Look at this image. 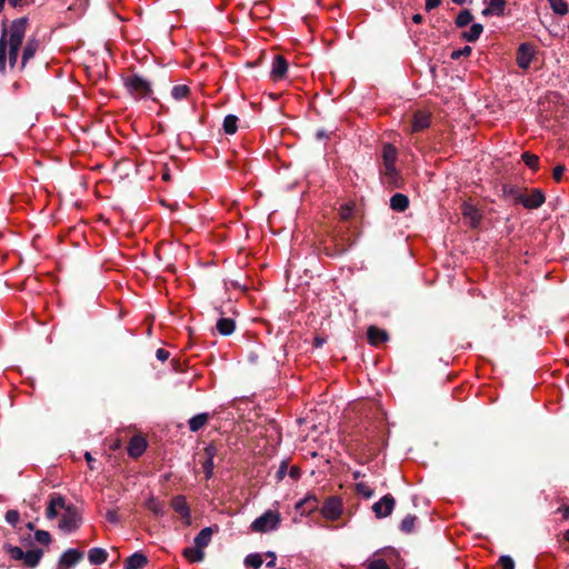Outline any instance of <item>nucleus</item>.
Returning a JSON list of instances; mask_svg holds the SVG:
<instances>
[{
  "label": "nucleus",
  "instance_id": "8fccbe9b",
  "mask_svg": "<svg viewBox=\"0 0 569 569\" xmlns=\"http://www.w3.org/2000/svg\"><path fill=\"white\" fill-rule=\"evenodd\" d=\"M169 356H170L169 351H167L162 348L158 349L156 352V357L160 361H166L169 358Z\"/></svg>",
  "mask_w": 569,
  "mask_h": 569
},
{
  "label": "nucleus",
  "instance_id": "f8f14e48",
  "mask_svg": "<svg viewBox=\"0 0 569 569\" xmlns=\"http://www.w3.org/2000/svg\"><path fill=\"white\" fill-rule=\"evenodd\" d=\"M382 157L385 161L386 173L393 174L396 172L395 161L397 159V149L391 144L383 147Z\"/></svg>",
  "mask_w": 569,
  "mask_h": 569
},
{
  "label": "nucleus",
  "instance_id": "13d9d810",
  "mask_svg": "<svg viewBox=\"0 0 569 569\" xmlns=\"http://www.w3.org/2000/svg\"><path fill=\"white\" fill-rule=\"evenodd\" d=\"M412 21H413L415 23H420V22L422 21V17H421L420 14H415V16L412 17Z\"/></svg>",
  "mask_w": 569,
  "mask_h": 569
},
{
  "label": "nucleus",
  "instance_id": "e2e57ef3",
  "mask_svg": "<svg viewBox=\"0 0 569 569\" xmlns=\"http://www.w3.org/2000/svg\"><path fill=\"white\" fill-rule=\"evenodd\" d=\"M303 503H305V500H300L299 502H297L296 508L300 509Z\"/></svg>",
  "mask_w": 569,
  "mask_h": 569
},
{
  "label": "nucleus",
  "instance_id": "4d7b16f0",
  "mask_svg": "<svg viewBox=\"0 0 569 569\" xmlns=\"http://www.w3.org/2000/svg\"><path fill=\"white\" fill-rule=\"evenodd\" d=\"M84 458H86L87 462L89 463L90 468L92 469L93 467L91 466V462L93 461V458H92L91 453L87 451L84 453Z\"/></svg>",
  "mask_w": 569,
  "mask_h": 569
},
{
  "label": "nucleus",
  "instance_id": "cd10ccee",
  "mask_svg": "<svg viewBox=\"0 0 569 569\" xmlns=\"http://www.w3.org/2000/svg\"><path fill=\"white\" fill-rule=\"evenodd\" d=\"M208 421V413H198L189 420V429L192 432L199 431Z\"/></svg>",
  "mask_w": 569,
  "mask_h": 569
},
{
  "label": "nucleus",
  "instance_id": "58836bf2",
  "mask_svg": "<svg viewBox=\"0 0 569 569\" xmlns=\"http://www.w3.org/2000/svg\"><path fill=\"white\" fill-rule=\"evenodd\" d=\"M472 49L470 46H465L463 48L461 49H457V50H453L451 53H450V58L452 60H458L460 59L461 57H467L471 53Z\"/></svg>",
  "mask_w": 569,
  "mask_h": 569
},
{
  "label": "nucleus",
  "instance_id": "37998d69",
  "mask_svg": "<svg viewBox=\"0 0 569 569\" xmlns=\"http://www.w3.org/2000/svg\"><path fill=\"white\" fill-rule=\"evenodd\" d=\"M368 569H390L387 562L383 559H375L369 561Z\"/></svg>",
  "mask_w": 569,
  "mask_h": 569
},
{
  "label": "nucleus",
  "instance_id": "2eb2a0df",
  "mask_svg": "<svg viewBox=\"0 0 569 569\" xmlns=\"http://www.w3.org/2000/svg\"><path fill=\"white\" fill-rule=\"evenodd\" d=\"M148 563V558L142 552H134L126 559L124 569H142Z\"/></svg>",
  "mask_w": 569,
  "mask_h": 569
},
{
  "label": "nucleus",
  "instance_id": "6e6552de",
  "mask_svg": "<svg viewBox=\"0 0 569 569\" xmlns=\"http://www.w3.org/2000/svg\"><path fill=\"white\" fill-rule=\"evenodd\" d=\"M535 51L528 43H521L517 50V64L519 68L527 70L530 67Z\"/></svg>",
  "mask_w": 569,
  "mask_h": 569
},
{
  "label": "nucleus",
  "instance_id": "774afa93",
  "mask_svg": "<svg viewBox=\"0 0 569 569\" xmlns=\"http://www.w3.org/2000/svg\"><path fill=\"white\" fill-rule=\"evenodd\" d=\"M565 538L567 541H569V529L565 532Z\"/></svg>",
  "mask_w": 569,
  "mask_h": 569
},
{
  "label": "nucleus",
  "instance_id": "3c124183",
  "mask_svg": "<svg viewBox=\"0 0 569 569\" xmlns=\"http://www.w3.org/2000/svg\"><path fill=\"white\" fill-rule=\"evenodd\" d=\"M266 557L269 558V561L267 562V567H274L277 561V556L273 551H267Z\"/></svg>",
  "mask_w": 569,
  "mask_h": 569
},
{
  "label": "nucleus",
  "instance_id": "9d476101",
  "mask_svg": "<svg viewBox=\"0 0 569 569\" xmlns=\"http://www.w3.org/2000/svg\"><path fill=\"white\" fill-rule=\"evenodd\" d=\"M147 449V441L141 436H134L130 439L127 451L132 458H139Z\"/></svg>",
  "mask_w": 569,
  "mask_h": 569
},
{
  "label": "nucleus",
  "instance_id": "bb28decb",
  "mask_svg": "<svg viewBox=\"0 0 569 569\" xmlns=\"http://www.w3.org/2000/svg\"><path fill=\"white\" fill-rule=\"evenodd\" d=\"M483 31V27L481 23H473L469 30L462 32V39L468 42H473L479 39Z\"/></svg>",
  "mask_w": 569,
  "mask_h": 569
},
{
  "label": "nucleus",
  "instance_id": "e433bc0d",
  "mask_svg": "<svg viewBox=\"0 0 569 569\" xmlns=\"http://www.w3.org/2000/svg\"><path fill=\"white\" fill-rule=\"evenodd\" d=\"M353 204L351 203H345L339 209V216L342 220H348L353 214Z\"/></svg>",
  "mask_w": 569,
  "mask_h": 569
},
{
  "label": "nucleus",
  "instance_id": "4468645a",
  "mask_svg": "<svg viewBox=\"0 0 569 569\" xmlns=\"http://www.w3.org/2000/svg\"><path fill=\"white\" fill-rule=\"evenodd\" d=\"M430 126V116L423 111H417L412 118L411 131L418 132Z\"/></svg>",
  "mask_w": 569,
  "mask_h": 569
},
{
  "label": "nucleus",
  "instance_id": "dca6fc26",
  "mask_svg": "<svg viewBox=\"0 0 569 569\" xmlns=\"http://www.w3.org/2000/svg\"><path fill=\"white\" fill-rule=\"evenodd\" d=\"M409 207V198L403 193H395L390 198V208L397 212H403Z\"/></svg>",
  "mask_w": 569,
  "mask_h": 569
},
{
  "label": "nucleus",
  "instance_id": "49530a36",
  "mask_svg": "<svg viewBox=\"0 0 569 569\" xmlns=\"http://www.w3.org/2000/svg\"><path fill=\"white\" fill-rule=\"evenodd\" d=\"M287 471H288V463H287V461L283 460L277 470L276 478L278 480H282L284 478V476L287 475Z\"/></svg>",
  "mask_w": 569,
  "mask_h": 569
},
{
  "label": "nucleus",
  "instance_id": "5701e85b",
  "mask_svg": "<svg viewBox=\"0 0 569 569\" xmlns=\"http://www.w3.org/2000/svg\"><path fill=\"white\" fill-rule=\"evenodd\" d=\"M505 0H489V6L482 11V14L502 16L505 11Z\"/></svg>",
  "mask_w": 569,
  "mask_h": 569
},
{
  "label": "nucleus",
  "instance_id": "9b49d317",
  "mask_svg": "<svg viewBox=\"0 0 569 569\" xmlns=\"http://www.w3.org/2000/svg\"><path fill=\"white\" fill-rule=\"evenodd\" d=\"M82 557L83 553L81 551L74 548H70L61 555L59 559V566L67 568L73 567L82 559Z\"/></svg>",
  "mask_w": 569,
  "mask_h": 569
},
{
  "label": "nucleus",
  "instance_id": "de8ad7c7",
  "mask_svg": "<svg viewBox=\"0 0 569 569\" xmlns=\"http://www.w3.org/2000/svg\"><path fill=\"white\" fill-rule=\"evenodd\" d=\"M204 455L207 459L213 460L217 455V448L213 445H208L204 448Z\"/></svg>",
  "mask_w": 569,
  "mask_h": 569
},
{
  "label": "nucleus",
  "instance_id": "4be33fe9",
  "mask_svg": "<svg viewBox=\"0 0 569 569\" xmlns=\"http://www.w3.org/2000/svg\"><path fill=\"white\" fill-rule=\"evenodd\" d=\"M42 555L43 552L41 549H32L24 552L22 561L27 567L34 568L40 562Z\"/></svg>",
  "mask_w": 569,
  "mask_h": 569
},
{
  "label": "nucleus",
  "instance_id": "5fc2aeb1",
  "mask_svg": "<svg viewBox=\"0 0 569 569\" xmlns=\"http://www.w3.org/2000/svg\"><path fill=\"white\" fill-rule=\"evenodd\" d=\"M289 476L292 478V479H297L299 476H300V470L298 467L293 466L291 467L290 471H289Z\"/></svg>",
  "mask_w": 569,
  "mask_h": 569
},
{
  "label": "nucleus",
  "instance_id": "c03bdc74",
  "mask_svg": "<svg viewBox=\"0 0 569 569\" xmlns=\"http://www.w3.org/2000/svg\"><path fill=\"white\" fill-rule=\"evenodd\" d=\"M202 468L206 473V478L210 479L213 476V469H214L213 460L206 459L202 463Z\"/></svg>",
  "mask_w": 569,
  "mask_h": 569
},
{
  "label": "nucleus",
  "instance_id": "1a4fd4ad",
  "mask_svg": "<svg viewBox=\"0 0 569 569\" xmlns=\"http://www.w3.org/2000/svg\"><path fill=\"white\" fill-rule=\"evenodd\" d=\"M321 513L326 519L336 520L341 515V502L337 498L328 499L322 506Z\"/></svg>",
  "mask_w": 569,
  "mask_h": 569
},
{
  "label": "nucleus",
  "instance_id": "69168bd1",
  "mask_svg": "<svg viewBox=\"0 0 569 569\" xmlns=\"http://www.w3.org/2000/svg\"><path fill=\"white\" fill-rule=\"evenodd\" d=\"M27 528H28L29 530H33L34 526H33V523H32V522H29V523L27 525Z\"/></svg>",
  "mask_w": 569,
  "mask_h": 569
},
{
  "label": "nucleus",
  "instance_id": "bf43d9fd",
  "mask_svg": "<svg viewBox=\"0 0 569 569\" xmlns=\"http://www.w3.org/2000/svg\"><path fill=\"white\" fill-rule=\"evenodd\" d=\"M323 342H325V341H323V339L316 338V346H317V347L322 346V343H323Z\"/></svg>",
  "mask_w": 569,
  "mask_h": 569
},
{
  "label": "nucleus",
  "instance_id": "052dcab7",
  "mask_svg": "<svg viewBox=\"0 0 569 569\" xmlns=\"http://www.w3.org/2000/svg\"><path fill=\"white\" fill-rule=\"evenodd\" d=\"M451 1H452L453 3H456V4L461 6V4L466 3V1H467V0H451Z\"/></svg>",
  "mask_w": 569,
  "mask_h": 569
},
{
  "label": "nucleus",
  "instance_id": "473e14b6",
  "mask_svg": "<svg viewBox=\"0 0 569 569\" xmlns=\"http://www.w3.org/2000/svg\"><path fill=\"white\" fill-rule=\"evenodd\" d=\"M417 518L413 515H407L400 522V530L410 533L413 530Z\"/></svg>",
  "mask_w": 569,
  "mask_h": 569
},
{
  "label": "nucleus",
  "instance_id": "a211bd4d",
  "mask_svg": "<svg viewBox=\"0 0 569 569\" xmlns=\"http://www.w3.org/2000/svg\"><path fill=\"white\" fill-rule=\"evenodd\" d=\"M39 48V41L36 38H31L27 41L26 47L22 51V68L27 64V62L34 57Z\"/></svg>",
  "mask_w": 569,
  "mask_h": 569
},
{
  "label": "nucleus",
  "instance_id": "09e8293b",
  "mask_svg": "<svg viewBox=\"0 0 569 569\" xmlns=\"http://www.w3.org/2000/svg\"><path fill=\"white\" fill-rule=\"evenodd\" d=\"M106 519L111 523H118L119 517L116 510H108L106 512Z\"/></svg>",
  "mask_w": 569,
  "mask_h": 569
},
{
  "label": "nucleus",
  "instance_id": "423d86ee",
  "mask_svg": "<svg viewBox=\"0 0 569 569\" xmlns=\"http://www.w3.org/2000/svg\"><path fill=\"white\" fill-rule=\"evenodd\" d=\"M517 200L528 209H537L545 202V194L540 189H535L528 196L519 194Z\"/></svg>",
  "mask_w": 569,
  "mask_h": 569
},
{
  "label": "nucleus",
  "instance_id": "0eeeda50",
  "mask_svg": "<svg viewBox=\"0 0 569 569\" xmlns=\"http://www.w3.org/2000/svg\"><path fill=\"white\" fill-rule=\"evenodd\" d=\"M171 507L172 509L178 513L180 515V517L184 520V523L187 526H189L191 523V513H190V508L187 503V500H186V497L184 496H176L172 500H171Z\"/></svg>",
  "mask_w": 569,
  "mask_h": 569
},
{
  "label": "nucleus",
  "instance_id": "39448f33",
  "mask_svg": "<svg viewBox=\"0 0 569 569\" xmlns=\"http://www.w3.org/2000/svg\"><path fill=\"white\" fill-rule=\"evenodd\" d=\"M395 498L391 495H385L379 501L375 502L372 510L377 518H385L391 515L395 508Z\"/></svg>",
  "mask_w": 569,
  "mask_h": 569
},
{
  "label": "nucleus",
  "instance_id": "6e6d98bb",
  "mask_svg": "<svg viewBox=\"0 0 569 569\" xmlns=\"http://www.w3.org/2000/svg\"><path fill=\"white\" fill-rule=\"evenodd\" d=\"M558 511L562 513L565 519L569 518V506L561 507L558 509Z\"/></svg>",
  "mask_w": 569,
  "mask_h": 569
},
{
  "label": "nucleus",
  "instance_id": "393cba45",
  "mask_svg": "<svg viewBox=\"0 0 569 569\" xmlns=\"http://www.w3.org/2000/svg\"><path fill=\"white\" fill-rule=\"evenodd\" d=\"M146 507L156 516L162 517L166 512L164 503L153 496L149 497L146 501Z\"/></svg>",
  "mask_w": 569,
  "mask_h": 569
},
{
  "label": "nucleus",
  "instance_id": "680f3d73",
  "mask_svg": "<svg viewBox=\"0 0 569 569\" xmlns=\"http://www.w3.org/2000/svg\"><path fill=\"white\" fill-rule=\"evenodd\" d=\"M7 0H0V12L3 11V8H4V3H6Z\"/></svg>",
  "mask_w": 569,
  "mask_h": 569
},
{
  "label": "nucleus",
  "instance_id": "f257e3e1",
  "mask_svg": "<svg viewBox=\"0 0 569 569\" xmlns=\"http://www.w3.org/2000/svg\"><path fill=\"white\" fill-rule=\"evenodd\" d=\"M28 19L26 17L12 21L9 33L6 29L0 37V72L7 70V57L11 68L14 67L18 52L26 34Z\"/></svg>",
  "mask_w": 569,
  "mask_h": 569
},
{
  "label": "nucleus",
  "instance_id": "c756f323",
  "mask_svg": "<svg viewBox=\"0 0 569 569\" xmlns=\"http://www.w3.org/2000/svg\"><path fill=\"white\" fill-rule=\"evenodd\" d=\"M548 2L556 14L565 16L568 12V4L565 0H548Z\"/></svg>",
  "mask_w": 569,
  "mask_h": 569
},
{
  "label": "nucleus",
  "instance_id": "864d4df0",
  "mask_svg": "<svg viewBox=\"0 0 569 569\" xmlns=\"http://www.w3.org/2000/svg\"><path fill=\"white\" fill-rule=\"evenodd\" d=\"M9 4L13 8L22 7L27 3V0H8Z\"/></svg>",
  "mask_w": 569,
  "mask_h": 569
},
{
  "label": "nucleus",
  "instance_id": "a19ab883",
  "mask_svg": "<svg viewBox=\"0 0 569 569\" xmlns=\"http://www.w3.org/2000/svg\"><path fill=\"white\" fill-rule=\"evenodd\" d=\"M501 569H515V561L510 556L503 555L499 558Z\"/></svg>",
  "mask_w": 569,
  "mask_h": 569
},
{
  "label": "nucleus",
  "instance_id": "a878e982",
  "mask_svg": "<svg viewBox=\"0 0 569 569\" xmlns=\"http://www.w3.org/2000/svg\"><path fill=\"white\" fill-rule=\"evenodd\" d=\"M183 556L190 561V562H201L204 558V551L203 549L199 548L198 546L188 547L183 550Z\"/></svg>",
  "mask_w": 569,
  "mask_h": 569
},
{
  "label": "nucleus",
  "instance_id": "aec40b11",
  "mask_svg": "<svg viewBox=\"0 0 569 569\" xmlns=\"http://www.w3.org/2000/svg\"><path fill=\"white\" fill-rule=\"evenodd\" d=\"M462 214L468 220L470 227L476 228L480 221L478 210L471 204H463Z\"/></svg>",
  "mask_w": 569,
  "mask_h": 569
},
{
  "label": "nucleus",
  "instance_id": "ea45409f",
  "mask_svg": "<svg viewBox=\"0 0 569 569\" xmlns=\"http://www.w3.org/2000/svg\"><path fill=\"white\" fill-rule=\"evenodd\" d=\"M357 492L365 498L369 499L373 496V490L369 488L365 482H358L356 485Z\"/></svg>",
  "mask_w": 569,
  "mask_h": 569
},
{
  "label": "nucleus",
  "instance_id": "c85d7f7f",
  "mask_svg": "<svg viewBox=\"0 0 569 569\" xmlns=\"http://www.w3.org/2000/svg\"><path fill=\"white\" fill-rule=\"evenodd\" d=\"M238 117L234 114H228L223 119V130L227 134H233L237 132L238 129Z\"/></svg>",
  "mask_w": 569,
  "mask_h": 569
},
{
  "label": "nucleus",
  "instance_id": "412c9836",
  "mask_svg": "<svg viewBox=\"0 0 569 569\" xmlns=\"http://www.w3.org/2000/svg\"><path fill=\"white\" fill-rule=\"evenodd\" d=\"M213 529L211 527L203 528L193 539L196 546L204 549L211 541Z\"/></svg>",
  "mask_w": 569,
  "mask_h": 569
},
{
  "label": "nucleus",
  "instance_id": "a18cd8bd",
  "mask_svg": "<svg viewBox=\"0 0 569 569\" xmlns=\"http://www.w3.org/2000/svg\"><path fill=\"white\" fill-rule=\"evenodd\" d=\"M566 170H567V168H566L565 164H558L557 167H555L553 173H552L553 179L556 181H560L562 176H563V173L566 172Z\"/></svg>",
  "mask_w": 569,
  "mask_h": 569
},
{
  "label": "nucleus",
  "instance_id": "6ab92c4d",
  "mask_svg": "<svg viewBox=\"0 0 569 569\" xmlns=\"http://www.w3.org/2000/svg\"><path fill=\"white\" fill-rule=\"evenodd\" d=\"M367 337L371 345H378L388 340V333L375 326L369 327Z\"/></svg>",
  "mask_w": 569,
  "mask_h": 569
},
{
  "label": "nucleus",
  "instance_id": "c9c22d12",
  "mask_svg": "<svg viewBox=\"0 0 569 569\" xmlns=\"http://www.w3.org/2000/svg\"><path fill=\"white\" fill-rule=\"evenodd\" d=\"M4 548L12 559H14V560L23 559L24 551L20 547L7 545V546H4Z\"/></svg>",
  "mask_w": 569,
  "mask_h": 569
},
{
  "label": "nucleus",
  "instance_id": "338daca9",
  "mask_svg": "<svg viewBox=\"0 0 569 569\" xmlns=\"http://www.w3.org/2000/svg\"><path fill=\"white\" fill-rule=\"evenodd\" d=\"M359 477H360V472H359V471H356V472L353 473V478H355V479H358Z\"/></svg>",
  "mask_w": 569,
  "mask_h": 569
},
{
  "label": "nucleus",
  "instance_id": "72a5a7b5",
  "mask_svg": "<svg viewBox=\"0 0 569 569\" xmlns=\"http://www.w3.org/2000/svg\"><path fill=\"white\" fill-rule=\"evenodd\" d=\"M188 93H189V88L186 84H177L171 90V96L176 100H181V99L186 98L188 96Z\"/></svg>",
  "mask_w": 569,
  "mask_h": 569
},
{
  "label": "nucleus",
  "instance_id": "f704fd0d",
  "mask_svg": "<svg viewBox=\"0 0 569 569\" xmlns=\"http://www.w3.org/2000/svg\"><path fill=\"white\" fill-rule=\"evenodd\" d=\"M522 160L532 170H537L538 169V163H539L538 156L529 153V152H523L522 153Z\"/></svg>",
  "mask_w": 569,
  "mask_h": 569
},
{
  "label": "nucleus",
  "instance_id": "7ed1b4c3",
  "mask_svg": "<svg viewBox=\"0 0 569 569\" xmlns=\"http://www.w3.org/2000/svg\"><path fill=\"white\" fill-rule=\"evenodd\" d=\"M281 516L278 511L267 510L260 517L254 519L250 526L253 532H268L278 529Z\"/></svg>",
  "mask_w": 569,
  "mask_h": 569
},
{
  "label": "nucleus",
  "instance_id": "f3484780",
  "mask_svg": "<svg viewBox=\"0 0 569 569\" xmlns=\"http://www.w3.org/2000/svg\"><path fill=\"white\" fill-rule=\"evenodd\" d=\"M88 559L91 565H102L108 559V552L103 548L94 547L88 552Z\"/></svg>",
  "mask_w": 569,
  "mask_h": 569
},
{
  "label": "nucleus",
  "instance_id": "603ef678",
  "mask_svg": "<svg viewBox=\"0 0 569 569\" xmlns=\"http://www.w3.org/2000/svg\"><path fill=\"white\" fill-rule=\"evenodd\" d=\"M440 3H441V0H426L425 7H426L427 11H430V10L439 7Z\"/></svg>",
  "mask_w": 569,
  "mask_h": 569
},
{
  "label": "nucleus",
  "instance_id": "b1692460",
  "mask_svg": "<svg viewBox=\"0 0 569 569\" xmlns=\"http://www.w3.org/2000/svg\"><path fill=\"white\" fill-rule=\"evenodd\" d=\"M217 330L222 336H230L236 329L234 321L230 318H220L217 321Z\"/></svg>",
  "mask_w": 569,
  "mask_h": 569
},
{
  "label": "nucleus",
  "instance_id": "ddd939ff",
  "mask_svg": "<svg viewBox=\"0 0 569 569\" xmlns=\"http://www.w3.org/2000/svg\"><path fill=\"white\" fill-rule=\"evenodd\" d=\"M288 70V63L286 59L281 56H277L271 66L270 76L271 78L277 81L283 78V76L287 73Z\"/></svg>",
  "mask_w": 569,
  "mask_h": 569
},
{
  "label": "nucleus",
  "instance_id": "4c0bfd02",
  "mask_svg": "<svg viewBox=\"0 0 569 569\" xmlns=\"http://www.w3.org/2000/svg\"><path fill=\"white\" fill-rule=\"evenodd\" d=\"M34 539L37 542L42 545H49L51 542V536L46 530H36Z\"/></svg>",
  "mask_w": 569,
  "mask_h": 569
},
{
  "label": "nucleus",
  "instance_id": "0e129e2a",
  "mask_svg": "<svg viewBox=\"0 0 569 569\" xmlns=\"http://www.w3.org/2000/svg\"><path fill=\"white\" fill-rule=\"evenodd\" d=\"M163 180H169L170 176L168 172H164L163 176H162Z\"/></svg>",
  "mask_w": 569,
  "mask_h": 569
},
{
  "label": "nucleus",
  "instance_id": "7c9ffc66",
  "mask_svg": "<svg viewBox=\"0 0 569 569\" xmlns=\"http://www.w3.org/2000/svg\"><path fill=\"white\" fill-rule=\"evenodd\" d=\"M263 560L260 553H250L244 558V566L252 569H259Z\"/></svg>",
  "mask_w": 569,
  "mask_h": 569
},
{
  "label": "nucleus",
  "instance_id": "f03ea898",
  "mask_svg": "<svg viewBox=\"0 0 569 569\" xmlns=\"http://www.w3.org/2000/svg\"><path fill=\"white\" fill-rule=\"evenodd\" d=\"M62 512L58 527L66 533L76 531L81 525V516L78 508L73 505H68L66 499L60 495H53L47 506L46 516L48 519H54Z\"/></svg>",
  "mask_w": 569,
  "mask_h": 569
},
{
  "label": "nucleus",
  "instance_id": "2f4dec72",
  "mask_svg": "<svg viewBox=\"0 0 569 569\" xmlns=\"http://www.w3.org/2000/svg\"><path fill=\"white\" fill-rule=\"evenodd\" d=\"M472 19L473 17L469 10H461L456 18V24L459 28H463L471 23Z\"/></svg>",
  "mask_w": 569,
  "mask_h": 569
},
{
  "label": "nucleus",
  "instance_id": "79ce46f5",
  "mask_svg": "<svg viewBox=\"0 0 569 569\" xmlns=\"http://www.w3.org/2000/svg\"><path fill=\"white\" fill-rule=\"evenodd\" d=\"M20 520V515L17 510H9L6 513V521L11 526H16Z\"/></svg>",
  "mask_w": 569,
  "mask_h": 569
},
{
  "label": "nucleus",
  "instance_id": "20e7f679",
  "mask_svg": "<svg viewBox=\"0 0 569 569\" xmlns=\"http://www.w3.org/2000/svg\"><path fill=\"white\" fill-rule=\"evenodd\" d=\"M127 90L136 99H144L150 97L152 90L151 84L148 80L138 74H132L124 80Z\"/></svg>",
  "mask_w": 569,
  "mask_h": 569
}]
</instances>
